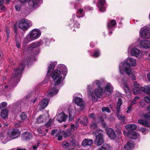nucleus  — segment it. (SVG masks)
<instances>
[{
    "label": "nucleus",
    "instance_id": "6e6d98bb",
    "mask_svg": "<svg viewBox=\"0 0 150 150\" xmlns=\"http://www.w3.org/2000/svg\"><path fill=\"white\" fill-rule=\"evenodd\" d=\"M15 8L17 11H19L20 10V7L19 6L16 5L15 6Z\"/></svg>",
    "mask_w": 150,
    "mask_h": 150
},
{
    "label": "nucleus",
    "instance_id": "7c9ffc66",
    "mask_svg": "<svg viewBox=\"0 0 150 150\" xmlns=\"http://www.w3.org/2000/svg\"><path fill=\"white\" fill-rule=\"evenodd\" d=\"M117 105V111L118 112H120V106L122 104V100L120 98H119Z\"/></svg>",
    "mask_w": 150,
    "mask_h": 150
},
{
    "label": "nucleus",
    "instance_id": "a878e982",
    "mask_svg": "<svg viewBox=\"0 0 150 150\" xmlns=\"http://www.w3.org/2000/svg\"><path fill=\"white\" fill-rule=\"evenodd\" d=\"M8 111L6 109H5L2 110L1 112V116L3 119L6 118L8 116Z\"/></svg>",
    "mask_w": 150,
    "mask_h": 150
},
{
    "label": "nucleus",
    "instance_id": "0e129e2a",
    "mask_svg": "<svg viewBox=\"0 0 150 150\" xmlns=\"http://www.w3.org/2000/svg\"><path fill=\"white\" fill-rule=\"evenodd\" d=\"M83 10L81 9H80L78 10V12H77V13H79V14H81L83 13Z\"/></svg>",
    "mask_w": 150,
    "mask_h": 150
},
{
    "label": "nucleus",
    "instance_id": "e2e57ef3",
    "mask_svg": "<svg viewBox=\"0 0 150 150\" xmlns=\"http://www.w3.org/2000/svg\"><path fill=\"white\" fill-rule=\"evenodd\" d=\"M131 109V107L129 106L127 107V113H129L130 112V110Z\"/></svg>",
    "mask_w": 150,
    "mask_h": 150
},
{
    "label": "nucleus",
    "instance_id": "393cba45",
    "mask_svg": "<svg viewBox=\"0 0 150 150\" xmlns=\"http://www.w3.org/2000/svg\"><path fill=\"white\" fill-rule=\"evenodd\" d=\"M38 0H29V4L31 6L36 7L38 5Z\"/></svg>",
    "mask_w": 150,
    "mask_h": 150
},
{
    "label": "nucleus",
    "instance_id": "9b49d317",
    "mask_svg": "<svg viewBox=\"0 0 150 150\" xmlns=\"http://www.w3.org/2000/svg\"><path fill=\"white\" fill-rule=\"evenodd\" d=\"M113 87L111 83H107L105 85L104 91L106 94L109 95L113 91Z\"/></svg>",
    "mask_w": 150,
    "mask_h": 150
},
{
    "label": "nucleus",
    "instance_id": "f03ea898",
    "mask_svg": "<svg viewBox=\"0 0 150 150\" xmlns=\"http://www.w3.org/2000/svg\"><path fill=\"white\" fill-rule=\"evenodd\" d=\"M136 64L135 59L130 58H127L125 61L121 63L119 66L120 73L123 74L125 72L128 76L132 74V70L131 68L128 66H134Z\"/></svg>",
    "mask_w": 150,
    "mask_h": 150
},
{
    "label": "nucleus",
    "instance_id": "09e8293b",
    "mask_svg": "<svg viewBox=\"0 0 150 150\" xmlns=\"http://www.w3.org/2000/svg\"><path fill=\"white\" fill-rule=\"evenodd\" d=\"M88 117L89 118H92L93 119H95L96 118V115L94 113L90 114L88 116Z\"/></svg>",
    "mask_w": 150,
    "mask_h": 150
},
{
    "label": "nucleus",
    "instance_id": "423d86ee",
    "mask_svg": "<svg viewBox=\"0 0 150 150\" xmlns=\"http://www.w3.org/2000/svg\"><path fill=\"white\" fill-rule=\"evenodd\" d=\"M133 91L135 95L145 92L150 96V88L148 86H145L144 87H140L138 89H133Z\"/></svg>",
    "mask_w": 150,
    "mask_h": 150
},
{
    "label": "nucleus",
    "instance_id": "58836bf2",
    "mask_svg": "<svg viewBox=\"0 0 150 150\" xmlns=\"http://www.w3.org/2000/svg\"><path fill=\"white\" fill-rule=\"evenodd\" d=\"M70 144L67 142H64L62 144L63 147L67 149L69 146Z\"/></svg>",
    "mask_w": 150,
    "mask_h": 150
},
{
    "label": "nucleus",
    "instance_id": "c9c22d12",
    "mask_svg": "<svg viewBox=\"0 0 150 150\" xmlns=\"http://www.w3.org/2000/svg\"><path fill=\"white\" fill-rule=\"evenodd\" d=\"M9 140V139L6 136H3L1 139L2 142L4 144L6 143Z\"/></svg>",
    "mask_w": 150,
    "mask_h": 150
},
{
    "label": "nucleus",
    "instance_id": "dca6fc26",
    "mask_svg": "<svg viewBox=\"0 0 150 150\" xmlns=\"http://www.w3.org/2000/svg\"><path fill=\"white\" fill-rule=\"evenodd\" d=\"M126 134L128 137L131 139H135L138 137L137 133L133 131L128 132Z\"/></svg>",
    "mask_w": 150,
    "mask_h": 150
},
{
    "label": "nucleus",
    "instance_id": "6ab92c4d",
    "mask_svg": "<svg viewBox=\"0 0 150 150\" xmlns=\"http://www.w3.org/2000/svg\"><path fill=\"white\" fill-rule=\"evenodd\" d=\"M22 137L25 140H28L31 139L32 137V135L30 132H26L23 133Z\"/></svg>",
    "mask_w": 150,
    "mask_h": 150
},
{
    "label": "nucleus",
    "instance_id": "a211bd4d",
    "mask_svg": "<svg viewBox=\"0 0 150 150\" xmlns=\"http://www.w3.org/2000/svg\"><path fill=\"white\" fill-rule=\"evenodd\" d=\"M93 142L92 139H85L82 141L81 143L82 145L84 147L91 145Z\"/></svg>",
    "mask_w": 150,
    "mask_h": 150
},
{
    "label": "nucleus",
    "instance_id": "603ef678",
    "mask_svg": "<svg viewBox=\"0 0 150 150\" xmlns=\"http://www.w3.org/2000/svg\"><path fill=\"white\" fill-rule=\"evenodd\" d=\"M139 130L143 133L145 134L146 131V129L144 128H141L139 129Z\"/></svg>",
    "mask_w": 150,
    "mask_h": 150
},
{
    "label": "nucleus",
    "instance_id": "72a5a7b5",
    "mask_svg": "<svg viewBox=\"0 0 150 150\" xmlns=\"http://www.w3.org/2000/svg\"><path fill=\"white\" fill-rule=\"evenodd\" d=\"M120 113L117 112V116L119 120H122L123 122L124 123L125 121L124 119L125 118V116L124 115L122 116V115H120Z\"/></svg>",
    "mask_w": 150,
    "mask_h": 150
},
{
    "label": "nucleus",
    "instance_id": "1a4fd4ad",
    "mask_svg": "<svg viewBox=\"0 0 150 150\" xmlns=\"http://www.w3.org/2000/svg\"><path fill=\"white\" fill-rule=\"evenodd\" d=\"M106 132L109 137L112 139L117 140L119 139V137L116 135L115 132L112 129L108 128L106 130Z\"/></svg>",
    "mask_w": 150,
    "mask_h": 150
},
{
    "label": "nucleus",
    "instance_id": "a19ab883",
    "mask_svg": "<svg viewBox=\"0 0 150 150\" xmlns=\"http://www.w3.org/2000/svg\"><path fill=\"white\" fill-rule=\"evenodd\" d=\"M102 110L103 112L106 111L108 113H110V112L109 108L108 107H103L102 108Z\"/></svg>",
    "mask_w": 150,
    "mask_h": 150
},
{
    "label": "nucleus",
    "instance_id": "bf43d9fd",
    "mask_svg": "<svg viewBox=\"0 0 150 150\" xmlns=\"http://www.w3.org/2000/svg\"><path fill=\"white\" fill-rule=\"evenodd\" d=\"M79 23H78L76 22L74 25V27L75 28H79Z\"/></svg>",
    "mask_w": 150,
    "mask_h": 150
},
{
    "label": "nucleus",
    "instance_id": "aec40b11",
    "mask_svg": "<svg viewBox=\"0 0 150 150\" xmlns=\"http://www.w3.org/2000/svg\"><path fill=\"white\" fill-rule=\"evenodd\" d=\"M134 146L133 142L132 140L129 141L124 146L125 149L127 150H131Z\"/></svg>",
    "mask_w": 150,
    "mask_h": 150
},
{
    "label": "nucleus",
    "instance_id": "a18cd8bd",
    "mask_svg": "<svg viewBox=\"0 0 150 150\" xmlns=\"http://www.w3.org/2000/svg\"><path fill=\"white\" fill-rule=\"evenodd\" d=\"M21 119L23 120H25L27 118V117L25 114L22 113L21 115Z\"/></svg>",
    "mask_w": 150,
    "mask_h": 150
},
{
    "label": "nucleus",
    "instance_id": "5fc2aeb1",
    "mask_svg": "<svg viewBox=\"0 0 150 150\" xmlns=\"http://www.w3.org/2000/svg\"><path fill=\"white\" fill-rule=\"evenodd\" d=\"M70 129H71V131H73L75 130V128L74 125V124H73V125H71Z\"/></svg>",
    "mask_w": 150,
    "mask_h": 150
},
{
    "label": "nucleus",
    "instance_id": "338daca9",
    "mask_svg": "<svg viewBox=\"0 0 150 150\" xmlns=\"http://www.w3.org/2000/svg\"><path fill=\"white\" fill-rule=\"evenodd\" d=\"M137 103V102L136 100H135L134 99L131 102V104L133 105L136 104Z\"/></svg>",
    "mask_w": 150,
    "mask_h": 150
},
{
    "label": "nucleus",
    "instance_id": "9d476101",
    "mask_svg": "<svg viewBox=\"0 0 150 150\" xmlns=\"http://www.w3.org/2000/svg\"><path fill=\"white\" fill-rule=\"evenodd\" d=\"M75 103L78 106L80 107L81 110H83L85 108V103L82 98L76 97L74 100Z\"/></svg>",
    "mask_w": 150,
    "mask_h": 150
},
{
    "label": "nucleus",
    "instance_id": "2f4dec72",
    "mask_svg": "<svg viewBox=\"0 0 150 150\" xmlns=\"http://www.w3.org/2000/svg\"><path fill=\"white\" fill-rule=\"evenodd\" d=\"M116 24V23L115 20H112L110 22L108 23V27L109 29L112 28V26H114Z\"/></svg>",
    "mask_w": 150,
    "mask_h": 150
},
{
    "label": "nucleus",
    "instance_id": "e433bc0d",
    "mask_svg": "<svg viewBox=\"0 0 150 150\" xmlns=\"http://www.w3.org/2000/svg\"><path fill=\"white\" fill-rule=\"evenodd\" d=\"M102 132L100 130H95L93 132H92V134H95L97 136V135H100H100L102 134Z\"/></svg>",
    "mask_w": 150,
    "mask_h": 150
},
{
    "label": "nucleus",
    "instance_id": "39448f33",
    "mask_svg": "<svg viewBox=\"0 0 150 150\" xmlns=\"http://www.w3.org/2000/svg\"><path fill=\"white\" fill-rule=\"evenodd\" d=\"M41 32L37 29H35L32 30L27 36L25 40L29 39L30 38L32 40H35L38 38L41 35Z\"/></svg>",
    "mask_w": 150,
    "mask_h": 150
},
{
    "label": "nucleus",
    "instance_id": "2eb2a0df",
    "mask_svg": "<svg viewBox=\"0 0 150 150\" xmlns=\"http://www.w3.org/2000/svg\"><path fill=\"white\" fill-rule=\"evenodd\" d=\"M95 143L96 145L100 146L103 143V134L97 135L96 137Z\"/></svg>",
    "mask_w": 150,
    "mask_h": 150
},
{
    "label": "nucleus",
    "instance_id": "79ce46f5",
    "mask_svg": "<svg viewBox=\"0 0 150 150\" xmlns=\"http://www.w3.org/2000/svg\"><path fill=\"white\" fill-rule=\"evenodd\" d=\"M144 118L146 119L150 120V112H148L144 114Z\"/></svg>",
    "mask_w": 150,
    "mask_h": 150
},
{
    "label": "nucleus",
    "instance_id": "37998d69",
    "mask_svg": "<svg viewBox=\"0 0 150 150\" xmlns=\"http://www.w3.org/2000/svg\"><path fill=\"white\" fill-rule=\"evenodd\" d=\"M90 126L91 128L95 129L97 126V124L96 122H93L91 123Z\"/></svg>",
    "mask_w": 150,
    "mask_h": 150
},
{
    "label": "nucleus",
    "instance_id": "052dcab7",
    "mask_svg": "<svg viewBox=\"0 0 150 150\" xmlns=\"http://www.w3.org/2000/svg\"><path fill=\"white\" fill-rule=\"evenodd\" d=\"M139 115L140 117H142L143 116H144V112L143 111H141L139 113Z\"/></svg>",
    "mask_w": 150,
    "mask_h": 150
},
{
    "label": "nucleus",
    "instance_id": "680f3d73",
    "mask_svg": "<svg viewBox=\"0 0 150 150\" xmlns=\"http://www.w3.org/2000/svg\"><path fill=\"white\" fill-rule=\"evenodd\" d=\"M39 144V143H38L37 146H34L32 150H37L36 149L37 148Z\"/></svg>",
    "mask_w": 150,
    "mask_h": 150
},
{
    "label": "nucleus",
    "instance_id": "7ed1b4c3",
    "mask_svg": "<svg viewBox=\"0 0 150 150\" xmlns=\"http://www.w3.org/2000/svg\"><path fill=\"white\" fill-rule=\"evenodd\" d=\"M25 67L24 62H21L18 68L15 69L12 74V80L14 83L18 82L20 81V76L21 72Z\"/></svg>",
    "mask_w": 150,
    "mask_h": 150
},
{
    "label": "nucleus",
    "instance_id": "473e14b6",
    "mask_svg": "<svg viewBox=\"0 0 150 150\" xmlns=\"http://www.w3.org/2000/svg\"><path fill=\"white\" fill-rule=\"evenodd\" d=\"M102 150H110V146L107 144H104L100 148Z\"/></svg>",
    "mask_w": 150,
    "mask_h": 150
},
{
    "label": "nucleus",
    "instance_id": "f704fd0d",
    "mask_svg": "<svg viewBox=\"0 0 150 150\" xmlns=\"http://www.w3.org/2000/svg\"><path fill=\"white\" fill-rule=\"evenodd\" d=\"M80 123L81 125H86L88 123V121L87 120V117H84L83 121H80Z\"/></svg>",
    "mask_w": 150,
    "mask_h": 150
},
{
    "label": "nucleus",
    "instance_id": "f8f14e48",
    "mask_svg": "<svg viewBox=\"0 0 150 150\" xmlns=\"http://www.w3.org/2000/svg\"><path fill=\"white\" fill-rule=\"evenodd\" d=\"M68 116L64 113L62 112L58 114L57 119L59 122H65L67 120Z\"/></svg>",
    "mask_w": 150,
    "mask_h": 150
},
{
    "label": "nucleus",
    "instance_id": "69168bd1",
    "mask_svg": "<svg viewBox=\"0 0 150 150\" xmlns=\"http://www.w3.org/2000/svg\"><path fill=\"white\" fill-rule=\"evenodd\" d=\"M62 136L61 135H59L58 136L57 139H58V140L60 141L62 139Z\"/></svg>",
    "mask_w": 150,
    "mask_h": 150
},
{
    "label": "nucleus",
    "instance_id": "4468645a",
    "mask_svg": "<svg viewBox=\"0 0 150 150\" xmlns=\"http://www.w3.org/2000/svg\"><path fill=\"white\" fill-rule=\"evenodd\" d=\"M140 35L143 38L148 39L150 37L149 31L147 29H145L142 30L141 32Z\"/></svg>",
    "mask_w": 150,
    "mask_h": 150
},
{
    "label": "nucleus",
    "instance_id": "5701e85b",
    "mask_svg": "<svg viewBox=\"0 0 150 150\" xmlns=\"http://www.w3.org/2000/svg\"><path fill=\"white\" fill-rule=\"evenodd\" d=\"M47 117L44 115H40L37 120V122L38 123H40L45 122L47 119Z\"/></svg>",
    "mask_w": 150,
    "mask_h": 150
},
{
    "label": "nucleus",
    "instance_id": "de8ad7c7",
    "mask_svg": "<svg viewBox=\"0 0 150 150\" xmlns=\"http://www.w3.org/2000/svg\"><path fill=\"white\" fill-rule=\"evenodd\" d=\"M134 87L136 88L137 89H138L139 88H140V87H141V86H140L139 84L136 81L134 82Z\"/></svg>",
    "mask_w": 150,
    "mask_h": 150
},
{
    "label": "nucleus",
    "instance_id": "49530a36",
    "mask_svg": "<svg viewBox=\"0 0 150 150\" xmlns=\"http://www.w3.org/2000/svg\"><path fill=\"white\" fill-rule=\"evenodd\" d=\"M149 96H146L144 97V100L147 103H150V96L149 94Z\"/></svg>",
    "mask_w": 150,
    "mask_h": 150
},
{
    "label": "nucleus",
    "instance_id": "8fccbe9b",
    "mask_svg": "<svg viewBox=\"0 0 150 150\" xmlns=\"http://www.w3.org/2000/svg\"><path fill=\"white\" fill-rule=\"evenodd\" d=\"M6 35L7 36V38L6 39V41L8 40V39H9V37L10 35V31L9 29H7L6 30Z\"/></svg>",
    "mask_w": 150,
    "mask_h": 150
},
{
    "label": "nucleus",
    "instance_id": "6e6552de",
    "mask_svg": "<svg viewBox=\"0 0 150 150\" xmlns=\"http://www.w3.org/2000/svg\"><path fill=\"white\" fill-rule=\"evenodd\" d=\"M7 134L9 137L15 139L19 136L20 132L18 130L15 129L9 131Z\"/></svg>",
    "mask_w": 150,
    "mask_h": 150
},
{
    "label": "nucleus",
    "instance_id": "20e7f679",
    "mask_svg": "<svg viewBox=\"0 0 150 150\" xmlns=\"http://www.w3.org/2000/svg\"><path fill=\"white\" fill-rule=\"evenodd\" d=\"M32 25V23L29 20L25 19L21 20L18 23V27L23 30L25 31Z\"/></svg>",
    "mask_w": 150,
    "mask_h": 150
},
{
    "label": "nucleus",
    "instance_id": "f3484780",
    "mask_svg": "<svg viewBox=\"0 0 150 150\" xmlns=\"http://www.w3.org/2000/svg\"><path fill=\"white\" fill-rule=\"evenodd\" d=\"M140 45L143 48H148L150 47V41L148 40L140 41Z\"/></svg>",
    "mask_w": 150,
    "mask_h": 150
},
{
    "label": "nucleus",
    "instance_id": "c85d7f7f",
    "mask_svg": "<svg viewBox=\"0 0 150 150\" xmlns=\"http://www.w3.org/2000/svg\"><path fill=\"white\" fill-rule=\"evenodd\" d=\"M125 128L128 130H132L137 128L136 126L134 124L128 125L126 126Z\"/></svg>",
    "mask_w": 150,
    "mask_h": 150
},
{
    "label": "nucleus",
    "instance_id": "4be33fe9",
    "mask_svg": "<svg viewBox=\"0 0 150 150\" xmlns=\"http://www.w3.org/2000/svg\"><path fill=\"white\" fill-rule=\"evenodd\" d=\"M99 2L100 4V5L98 6L99 10L100 11H104L105 10V8L103 6L105 4V0H99Z\"/></svg>",
    "mask_w": 150,
    "mask_h": 150
},
{
    "label": "nucleus",
    "instance_id": "b1692460",
    "mask_svg": "<svg viewBox=\"0 0 150 150\" xmlns=\"http://www.w3.org/2000/svg\"><path fill=\"white\" fill-rule=\"evenodd\" d=\"M58 68L57 69L58 70H60V72L62 74L63 72L65 73L67 72V68L64 65L62 64L58 65Z\"/></svg>",
    "mask_w": 150,
    "mask_h": 150
},
{
    "label": "nucleus",
    "instance_id": "cd10ccee",
    "mask_svg": "<svg viewBox=\"0 0 150 150\" xmlns=\"http://www.w3.org/2000/svg\"><path fill=\"white\" fill-rule=\"evenodd\" d=\"M100 82L99 80H96L94 81L93 83L92 86V88H102L100 87Z\"/></svg>",
    "mask_w": 150,
    "mask_h": 150
},
{
    "label": "nucleus",
    "instance_id": "bb28decb",
    "mask_svg": "<svg viewBox=\"0 0 150 150\" xmlns=\"http://www.w3.org/2000/svg\"><path fill=\"white\" fill-rule=\"evenodd\" d=\"M138 122L139 124L143 125L145 126L146 127H149V124L145 120L143 119H139L138 120Z\"/></svg>",
    "mask_w": 150,
    "mask_h": 150
},
{
    "label": "nucleus",
    "instance_id": "c756f323",
    "mask_svg": "<svg viewBox=\"0 0 150 150\" xmlns=\"http://www.w3.org/2000/svg\"><path fill=\"white\" fill-rule=\"evenodd\" d=\"M40 46V43L38 42H33L31 44L30 47H29V50H32L37 48Z\"/></svg>",
    "mask_w": 150,
    "mask_h": 150
},
{
    "label": "nucleus",
    "instance_id": "864d4df0",
    "mask_svg": "<svg viewBox=\"0 0 150 150\" xmlns=\"http://www.w3.org/2000/svg\"><path fill=\"white\" fill-rule=\"evenodd\" d=\"M100 121L101 122L102 125L104 126V127H106V123L104 121L103 118H100Z\"/></svg>",
    "mask_w": 150,
    "mask_h": 150
},
{
    "label": "nucleus",
    "instance_id": "4d7b16f0",
    "mask_svg": "<svg viewBox=\"0 0 150 150\" xmlns=\"http://www.w3.org/2000/svg\"><path fill=\"white\" fill-rule=\"evenodd\" d=\"M57 129H54L52 130L51 132V135H53L57 132Z\"/></svg>",
    "mask_w": 150,
    "mask_h": 150
},
{
    "label": "nucleus",
    "instance_id": "412c9836",
    "mask_svg": "<svg viewBox=\"0 0 150 150\" xmlns=\"http://www.w3.org/2000/svg\"><path fill=\"white\" fill-rule=\"evenodd\" d=\"M140 53V50L136 48H134L132 49L131 51V54L132 56H135L137 57Z\"/></svg>",
    "mask_w": 150,
    "mask_h": 150
},
{
    "label": "nucleus",
    "instance_id": "c03bdc74",
    "mask_svg": "<svg viewBox=\"0 0 150 150\" xmlns=\"http://www.w3.org/2000/svg\"><path fill=\"white\" fill-rule=\"evenodd\" d=\"M124 89L126 93H129V90L128 87L127 85L126 84H124Z\"/></svg>",
    "mask_w": 150,
    "mask_h": 150
},
{
    "label": "nucleus",
    "instance_id": "13d9d810",
    "mask_svg": "<svg viewBox=\"0 0 150 150\" xmlns=\"http://www.w3.org/2000/svg\"><path fill=\"white\" fill-rule=\"evenodd\" d=\"M61 133H62V134H63L65 138L67 137V136L68 135L67 134V132H61Z\"/></svg>",
    "mask_w": 150,
    "mask_h": 150
},
{
    "label": "nucleus",
    "instance_id": "f257e3e1",
    "mask_svg": "<svg viewBox=\"0 0 150 150\" xmlns=\"http://www.w3.org/2000/svg\"><path fill=\"white\" fill-rule=\"evenodd\" d=\"M54 68V64H50L48 67V71L47 75L50 76L52 75V77L54 83L51 86V88L48 92L47 96L49 97L52 96L57 94L59 90L56 88V86L59 84L62 81V74L60 70L58 69H56L52 74Z\"/></svg>",
    "mask_w": 150,
    "mask_h": 150
},
{
    "label": "nucleus",
    "instance_id": "3c124183",
    "mask_svg": "<svg viewBox=\"0 0 150 150\" xmlns=\"http://www.w3.org/2000/svg\"><path fill=\"white\" fill-rule=\"evenodd\" d=\"M52 120H50L48 122L45 124V125L46 127H49L51 126L52 123Z\"/></svg>",
    "mask_w": 150,
    "mask_h": 150
},
{
    "label": "nucleus",
    "instance_id": "ddd939ff",
    "mask_svg": "<svg viewBox=\"0 0 150 150\" xmlns=\"http://www.w3.org/2000/svg\"><path fill=\"white\" fill-rule=\"evenodd\" d=\"M48 102V99L46 98L43 99L38 105L39 110H41L44 109L47 106Z\"/></svg>",
    "mask_w": 150,
    "mask_h": 150
},
{
    "label": "nucleus",
    "instance_id": "774afa93",
    "mask_svg": "<svg viewBox=\"0 0 150 150\" xmlns=\"http://www.w3.org/2000/svg\"><path fill=\"white\" fill-rule=\"evenodd\" d=\"M147 78L149 81H150V73H148L147 75Z\"/></svg>",
    "mask_w": 150,
    "mask_h": 150
},
{
    "label": "nucleus",
    "instance_id": "ea45409f",
    "mask_svg": "<svg viewBox=\"0 0 150 150\" xmlns=\"http://www.w3.org/2000/svg\"><path fill=\"white\" fill-rule=\"evenodd\" d=\"M7 106V103L6 102H3L0 103V109L6 107Z\"/></svg>",
    "mask_w": 150,
    "mask_h": 150
},
{
    "label": "nucleus",
    "instance_id": "0eeeda50",
    "mask_svg": "<svg viewBox=\"0 0 150 150\" xmlns=\"http://www.w3.org/2000/svg\"><path fill=\"white\" fill-rule=\"evenodd\" d=\"M103 92L102 88H96L94 92L91 94L93 100L95 101L97 98H100L102 96Z\"/></svg>",
    "mask_w": 150,
    "mask_h": 150
},
{
    "label": "nucleus",
    "instance_id": "4c0bfd02",
    "mask_svg": "<svg viewBox=\"0 0 150 150\" xmlns=\"http://www.w3.org/2000/svg\"><path fill=\"white\" fill-rule=\"evenodd\" d=\"M100 55L99 51L98 50H96L94 53V54L92 56L94 57H98Z\"/></svg>",
    "mask_w": 150,
    "mask_h": 150
}]
</instances>
